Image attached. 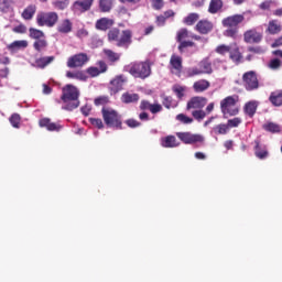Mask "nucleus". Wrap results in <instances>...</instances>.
I'll use <instances>...</instances> for the list:
<instances>
[{"instance_id":"8","label":"nucleus","mask_w":282,"mask_h":282,"mask_svg":"<svg viewBox=\"0 0 282 282\" xmlns=\"http://www.w3.org/2000/svg\"><path fill=\"white\" fill-rule=\"evenodd\" d=\"M242 86L247 91L259 89V79L256 70H248L242 75Z\"/></svg>"},{"instance_id":"58","label":"nucleus","mask_w":282,"mask_h":282,"mask_svg":"<svg viewBox=\"0 0 282 282\" xmlns=\"http://www.w3.org/2000/svg\"><path fill=\"white\" fill-rule=\"evenodd\" d=\"M166 17H163V15H156V19H155V24L158 28H161V26H164L165 23H166Z\"/></svg>"},{"instance_id":"2","label":"nucleus","mask_w":282,"mask_h":282,"mask_svg":"<svg viewBox=\"0 0 282 282\" xmlns=\"http://www.w3.org/2000/svg\"><path fill=\"white\" fill-rule=\"evenodd\" d=\"M246 18L243 14L228 15L221 20L223 28L227 29L224 31V36L229 39H237L239 34V25L245 22Z\"/></svg>"},{"instance_id":"54","label":"nucleus","mask_w":282,"mask_h":282,"mask_svg":"<svg viewBox=\"0 0 282 282\" xmlns=\"http://www.w3.org/2000/svg\"><path fill=\"white\" fill-rule=\"evenodd\" d=\"M173 91L178 97L180 100L184 97L185 87L184 86H175L173 87Z\"/></svg>"},{"instance_id":"49","label":"nucleus","mask_w":282,"mask_h":282,"mask_svg":"<svg viewBox=\"0 0 282 282\" xmlns=\"http://www.w3.org/2000/svg\"><path fill=\"white\" fill-rule=\"evenodd\" d=\"M110 102L109 96H98L94 100L95 106H104Z\"/></svg>"},{"instance_id":"37","label":"nucleus","mask_w":282,"mask_h":282,"mask_svg":"<svg viewBox=\"0 0 282 282\" xmlns=\"http://www.w3.org/2000/svg\"><path fill=\"white\" fill-rule=\"evenodd\" d=\"M102 53H105L107 59L110 61V63H112V64H115L121 59V54L117 53L115 51L105 50V51H102Z\"/></svg>"},{"instance_id":"34","label":"nucleus","mask_w":282,"mask_h":282,"mask_svg":"<svg viewBox=\"0 0 282 282\" xmlns=\"http://www.w3.org/2000/svg\"><path fill=\"white\" fill-rule=\"evenodd\" d=\"M230 128L226 123H220L212 128V133L215 135H226Z\"/></svg>"},{"instance_id":"17","label":"nucleus","mask_w":282,"mask_h":282,"mask_svg":"<svg viewBox=\"0 0 282 282\" xmlns=\"http://www.w3.org/2000/svg\"><path fill=\"white\" fill-rule=\"evenodd\" d=\"M207 102L208 100L206 97L194 96L189 101H187L186 109H203L204 107H206Z\"/></svg>"},{"instance_id":"10","label":"nucleus","mask_w":282,"mask_h":282,"mask_svg":"<svg viewBox=\"0 0 282 282\" xmlns=\"http://www.w3.org/2000/svg\"><path fill=\"white\" fill-rule=\"evenodd\" d=\"M90 61V57L86 53H78L69 56L68 61H66V67L70 69L82 68L87 65Z\"/></svg>"},{"instance_id":"16","label":"nucleus","mask_w":282,"mask_h":282,"mask_svg":"<svg viewBox=\"0 0 282 282\" xmlns=\"http://www.w3.org/2000/svg\"><path fill=\"white\" fill-rule=\"evenodd\" d=\"M170 70L172 74L180 76L183 70V58L178 55L170 57Z\"/></svg>"},{"instance_id":"45","label":"nucleus","mask_w":282,"mask_h":282,"mask_svg":"<svg viewBox=\"0 0 282 282\" xmlns=\"http://www.w3.org/2000/svg\"><path fill=\"white\" fill-rule=\"evenodd\" d=\"M112 8L111 0H99V9L101 12L107 13L110 12Z\"/></svg>"},{"instance_id":"7","label":"nucleus","mask_w":282,"mask_h":282,"mask_svg":"<svg viewBox=\"0 0 282 282\" xmlns=\"http://www.w3.org/2000/svg\"><path fill=\"white\" fill-rule=\"evenodd\" d=\"M57 21H59V15L55 11L40 12L35 18V22L40 28H54Z\"/></svg>"},{"instance_id":"11","label":"nucleus","mask_w":282,"mask_h":282,"mask_svg":"<svg viewBox=\"0 0 282 282\" xmlns=\"http://www.w3.org/2000/svg\"><path fill=\"white\" fill-rule=\"evenodd\" d=\"M189 37V31L187 29H181L178 32H176V42L180 43L178 51L183 52V50L188 47H194L195 42L193 41H185V39Z\"/></svg>"},{"instance_id":"41","label":"nucleus","mask_w":282,"mask_h":282,"mask_svg":"<svg viewBox=\"0 0 282 282\" xmlns=\"http://www.w3.org/2000/svg\"><path fill=\"white\" fill-rule=\"evenodd\" d=\"M234 48V43H231L230 45H218L215 48L216 54H220L221 56H225L226 54H229L231 52V50Z\"/></svg>"},{"instance_id":"44","label":"nucleus","mask_w":282,"mask_h":282,"mask_svg":"<svg viewBox=\"0 0 282 282\" xmlns=\"http://www.w3.org/2000/svg\"><path fill=\"white\" fill-rule=\"evenodd\" d=\"M281 66H282V62L280 58H272L267 64L268 69H271V70H280Z\"/></svg>"},{"instance_id":"35","label":"nucleus","mask_w":282,"mask_h":282,"mask_svg":"<svg viewBox=\"0 0 282 282\" xmlns=\"http://www.w3.org/2000/svg\"><path fill=\"white\" fill-rule=\"evenodd\" d=\"M198 69L204 74H213V64L208 59L200 61L198 64Z\"/></svg>"},{"instance_id":"18","label":"nucleus","mask_w":282,"mask_h":282,"mask_svg":"<svg viewBox=\"0 0 282 282\" xmlns=\"http://www.w3.org/2000/svg\"><path fill=\"white\" fill-rule=\"evenodd\" d=\"M39 126L40 128H46V130L50 132H59L63 129V126L51 121V119L47 117L40 119Z\"/></svg>"},{"instance_id":"24","label":"nucleus","mask_w":282,"mask_h":282,"mask_svg":"<svg viewBox=\"0 0 282 282\" xmlns=\"http://www.w3.org/2000/svg\"><path fill=\"white\" fill-rule=\"evenodd\" d=\"M73 31V22L72 20L65 19L59 22L57 26V32L61 34H69Z\"/></svg>"},{"instance_id":"21","label":"nucleus","mask_w":282,"mask_h":282,"mask_svg":"<svg viewBox=\"0 0 282 282\" xmlns=\"http://www.w3.org/2000/svg\"><path fill=\"white\" fill-rule=\"evenodd\" d=\"M116 21L109 18H100L99 20H96L95 29L106 32L107 30H110L115 25Z\"/></svg>"},{"instance_id":"59","label":"nucleus","mask_w":282,"mask_h":282,"mask_svg":"<svg viewBox=\"0 0 282 282\" xmlns=\"http://www.w3.org/2000/svg\"><path fill=\"white\" fill-rule=\"evenodd\" d=\"M13 32L17 34H25L26 33V26L23 24H20L19 26L13 28Z\"/></svg>"},{"instance_id":"20","label":"nucleus","mask_w":282,"mask_h":282,"mask_svg":"<svg viewBox=\"0 0 282 282\" xmlns=\"http://www.w3.org/2000/svg\"><path fill=\"white\" fill-rule=\"evenodd\" d=\"M139 109L142 111L149 110L151 115H158L162 111V106L160 104H151V101L142 100L139 105Z\"/></svg>"},{"instance_id":"14","label":"nucleus","mask_w":282,"mask_h":282,"mask_svg":"<svg viewBox=\"0 0 282 282\" xmlns=\"http://www.w3.org/2000/svg\"><path fill=\"white\" fill-rule=\"evenodd\" d=\"M243 37L246 44H259L262 42L263 35L256 29H251L245 32Z\"/></svg>"},{"instance_id":"26","label":"nucleus","mask_w":282,"mask_h":282,"mask_svg":"<svg viewBox=\"0 0 282 282\" xmlns=\"http://www.w3.org/2000/svg\"><path fill=\"white\" fill-rule=\"evenodd\" d=\"M209 87L210 83L206 79H199L193 84V90L197 94L206 91Z\"/></svg>"},{"instance_id":"39","label":"nucleus","mask_w":282,"mask_h":282,"mask_svg":"<svg viewBox=\"0 0 282 282\" xmlns=\"http://www.w3.org/2000/svg\"><path fill=\"white\" fill-rule=\"evenodd\" d=\"M29 37L34 39L35 41L45 40V34L43 31L31 28L29 29Z\"/></svg>"},{"instance_id":"62","label":"nucleus","mask_w":282,"mask_h":282,"mask_svg":"<svg viewBox=\"0 0 282 282\" xmlns=\"http://www.w3.org/2000/svg\"><path fill=\"white\" fill-rule=\"evenodd\" d=\"M11 64V59L9 56L0 55V65H9Z\"/></svg>"},{"instance_id":"13","label":"nucleus","mask_w":282,"mask_h":282,"mask_svg":"<svg viewBox=\"0 0 282 282\" xmlns=\"http://www.w3.org/2000/svg\"><path fill=\"white\" fill-rule=\"evenodd\" d=\"M128 83L127 76L119 75L110 82V94L116 95L123 89V85Z\"/></svg>"},{"instance_id":"3","label":"nucleus","mask_w":282,"mask_h":282,"mask_svg":"<svg viewBox=\"0 0 282 282\" xmlns=\"http://www.w3.org/2000/svg\"><path fill=\"white\" fill-rule=\"evenodd\" d=\"M127 72L135 79H147L152 74L151 61H135L127 66Z\"/></svg>"},{"instance_id":"48","label":"nucleus","mask_w":282,"mask_h":282,"mask_svg":"<svg viewBox=\"0 0 282 282\" xmlns=\"http://www.w3.org/2000/svg\"><path fill=\"white\" fill-rule=\"evenodd\" d=\"M192 116H193L194 120L202 122V120L206 119L207 112L202 109L193 110Z\"/></svg>"},{"instance_id":"64","label":"nucleus","mask_w":282,"mask_h":282,"mask_svg":"<svg viewBox=\"0 0 282 282\" xmlns=\"http://www.w3.org/2000/svg\"><path fill=\"white\" fill-rule=\"evenodd\" d=\"M98 66H99V70H101V73H106L107 72V64L105 61H99L98 62Z\"/></svg>"},{"instance_id":"46","label":"nucleus","mask_w":282,"mask_h":282,"mask_svg":"<svg viewBox=\"0 0 282 282\" xmlns=\"http://www.w3.org/2000/svg\"><path fill=\"white\" fill-rule=\"evenodd\" d=\"M203 74L204 73L197 66H193L186 69V77L188 78L200 76Z\"/></svg>"},{"instance_id":"57","label":"nucleus","mask_w":282,"mask_h":282,"mask_svg":"<svg viewBox=\"0 0 282 282\" xmlns=\"http://www.w3.org/2000/svg\"><path fill=\"white\" fill-rule=\"evenodd\" d=\"M151 4L153 6L154 10H161L164 8V0H151Z\"/></svg>"},{"instance_id":"55","label":"nucleus","mask_w":282,"mask_h":282,"mask_svg":"<svg viewBox=\"0 0 282 282\" xmlns=\"http://www.w3.org/2000/svg\"><path fill=\"white\" fill-rule=\"evenodd\" d=\"M247 50L252 54H264V48L262 46H249Z\"/></svg>"},{"instance_id":"43","label":"nucleus","mask_w":282,"mask_h":282,"mask_svg":"<svg viewBox=\"0 0 282 282\" xmlns=\"http://www.w3.org/2000/svg\"><path fill=\"white\" fill-rule=\"evenodd\" d=\"M263 129L267 131V132H270V133H280L281 132V127L278 126L276 123L274 122H268L265 124H263Z\"/></svg>"},{"instance_id":"51","label":"nucleus","mask_w":282,"mask_h":282,"mask_svg":"<svg viewBox=\"0 0 282 282\" xmlns=\"http://www.w3.org/2000/svg\"><path fill=\"white\" fill-rule=\"evenodd\" d=\"M241 122H242V120L240 117H235L232 119H229L227 121V123H225V124H227V127H229V129H234V128H238L241 124Z\"/></svg>"},{"instance_id":"15","label":"nucleus","mask_w":282,"mask_h":282,"mask_svg":"<svg viewBox=\"0 0 282 282\" xmlns=\"http://www.w3.org/2000/svg\"><path fill=\"white\" fill-rule=\"evenodd\" d=\"M254 156L260 160H267L269 158V149L268 145L261 143L259 139L254 140Z\"/></svg>"},{"instance_id":"36","label":"nucleus","mask_w":282,"mask_h":282,"mask_svg":"<svg viewBox=\"0 0 282 282\" xmlns=\"http://www.w3.org/2000/svg\"><path fill=\"white\" fill-rule=\"evenodd\" d=\"M223 8V0H210L208 12L210 14H216Z\"/></svg>"},{"instance_id":"42","label":"nucleus","mask_w":282,"mask_h":282,"mask_svg":"<svg viewBox=\"0 0 282 282\" xmlns=\"http://www.w3.org/2000/svg\"><path fill=\"white\" fill-rule=\"evenodd\" d=\"M53 8L58 11L67 10L69 6V0H55L52 2Z\"/></svg>"},{"instance_id":"38","label":"nucleus","mask_w":282,"mask_h":282,"mask_svg":"<svg viewBox=\"0 0 282 282\" xmlns=\"http://www.w3.org/2000/svg\"><path fill=\"white\" fill-rule=\"evenodd\" d=\"M48 46V42L47 40L43 39V40H36L33 43V48L35 50V52L37 53H42L43 51L47 50Z\"/></svg>"},{"instance_id":"9","label":"nucleus","mask_w":282,"mask_h":282,"mask_svg":"<svg viewBox=\"0 0 282 282\" xmlns=\"http://www.w3.org/2000/svg\"><path fill=\"white\" fill-rule=\"evenodd\" d=\"M175 135L184 144H204L205 141L202 134H193L191 131L176 132Z\"/></svg>"},{"instance_id":"50","label":"nucleus","mask_w":282,"mask_h":282,"mask_svg":"<svg viewBox=\"0 0 282 282\" xmlns=\"http://www.w3.org/2000/svg\"><path fill=\"white\" fill-rule=\"evenodd\" d=\"M175 120L180 121L182 124H192L193 118L185 116L184 113L176 115Z\"/></svg>"},{"instance_id":"32","label":"nucleus","mask_w":282,"mask_h":282,"mask_svg":"<svg viewBox=\"0 0 282 282\" xmlns=\"http://www.w3.org/2000/svg\"><path fill=\"white\" fill-rule=\"evenodd\" d=\"M28 47V41H13L9 44L8 50L14 53L19 50H25Z\"/></svg>"},{"instance_id":"5","label":"nucleus","mask_w":282,"mask_h":282,"mask_svg":"<svg viewBox=\"0 0 282 282\" xmlns=\"http://www.w3.org/2000/svg\"><path fill=\"white\" fill-rule=\"evenodd\" d=\"M239 96H227L220 101V110L224 118L236 117L239 115L240 107L238 106Z\"/></svg>"},{"instance_id":"23","label":"nucleus","mask_w":282,"mask_h":282,"mask_svg":"<svg viewBox=\"0 0 282 282\" xmlns=\"http://www.w3.org/2000/svg\"><path fill=\"white\" fill-rule=\"evenodd\" d=\"M229 58L236 65H239L241 63V59H243V55L240 53V48L237 43H234V48L229 53Z\"/></svg>"},{"instance_id":"6","label":"nucleus","mask_w":282,"mask_h":282,"mask_svg":"<svg viewBox=\"0 0 282 282\" xmlns=\"http://www.w3.org/2000/svg\"><path fill=\"white\" fill-rule=\"evenodd\" d=\"M101 117H102V120L105 121V124L108 128H115L119 130L122 129V117L117 110L110 107H102Z\"/></svg>"},{"instance_id":"60","label":"nucleus","mask_w":282,"mask_h":282,"mask_svg":"<svg viewBox=\"0 0 282 282\" xmlns=\"http://www.w3.org/2000/svg\"><path fill=\"white\" fill-rule=\"evenodd\" d=\"M272 4V0H265L260 3L259 8L260 10H270Z\"/></svg>"},{"instance_id":"56","label":"nucleus","mask_w":282,"mask_h":282,"mask_svg":"<svg viewBox=\"0 0 282 282\" xmlns=\"http://www.w3.org/2000/svg\"><path fill=\"white\" fill-rule=\"evenodd\" d=\"M126 124H127V127H129L131 129H135V128L141 127V122L137 121L135 119L126 120Z\"/></svg>"},{"instance_id":"47","label":"nucleus","mask_w":282,"mask_h":282,"mask_svg":"<svg viewBox=\"0 0 282 282\" xmlns=\"http://www.w3.org/2000/svg\"><path fill=\"white\" fill-rule=\"evenodd\" d=\"M9 122L11 127H13L14 129H20V122H21L20 115L19 113L11 115V117L9 118Z\"/></svg>"},{"instance_id":"27","label":"nucleus","mask_w":282,"mask_h":282,"mask_svg":"<svg viewBox=\"0 0 282 282\" xmlns=\"http://www.w3.org/2000/svg\"><path fill=\"white\" fill-rule=\"evenodd\" d=\"M180 145V142L177 141L175 135H167L164 139H162V147L166 149H173L177 148Z\"/></svg>"},{"instance_id":"22","label":"nucleus","mask_w":282,"mask_h":282,"mask_svg":"<svg viewBox=\"0 0 282 282\" xmlns=\"http://www.w3.org/2000/svg\"><path fill=\"white\" fill-rule=\"evenodd\" d=\"M282 31V25L279 20H270L268 22L267 33L271 35L280 34Z\"/></svg>"},{"instance_id":"28","label":"nucleus","mask_w":282,"mask_h":282,"mask_svg":"<svg viewBox=\"0 0 282 282\" xmlns=\"http://www.w3.org/2000/svg\"><path fill=\"white\" fill-rule=\"evenodd\" d=\"M66 78L86 82L88 76L84 70H75V72L68 70L66 72Z\"/></svg>"},{"instance_id":"53","label":"nucleus","mask_w":282,"mask_h":282,"mask_svg":"<svg viewBox=\"0 0 282 282\" xmlns=\"http://www.w3.org/2000/svg\"><path fill=\"white\" fill-rule=\"evenodd\" d=\"M89 123L93 124L96 129H104L105 128V124H104V121L102 119L100 118H90L88 119Z\"/></svg>"},{"instance_id":"1","label":"nucleus","mask_w":282,"mask_h":282,"mask_svg":"<svg viewBox=\"0 0 282 282\" xmlns=\"http://www.w3.org/2000/svg\"><path fill=\"white\" fill-rule=\"evenodd\" d=\"M62 101L65 104L63 109L66 111H73L74 109H78L80 106L79 96L80 93L77 87L73 85H66L62 89Z\"/></svg>"},{"instance_id":"52","label":"nucleus","mask_w":282,"mask_h":282,"mask_svg":"<svg viewBox=\"0 0 282 282\" xmlns=\"http://www.w3.org/2000/svg\"><path fill=\"white\" fill-rule=\"evenodd\" d=\"M86 73L93 78L98 77L100 74H105L102 70H99V68L96 66H89Z\"/></svg>"},{"instance_id":"30","label":"nucleus","mask_w":282,"mask_h":282,"mask_svg":"<svg viewBox=\"0 0 282 282\" xmlns=\"http://www.w3.org/2000/svg\"><path fill=\"white\" fill-rule=\"evenodd\" d=\"M139 100H140V96L135 93L134 94L124 93L123 95H121V102H123L124 105L135 104Z\"/></svg>"},{"instance_id":"4","label":"nucleus","mask_w":282,"mask_h":282,"mask_svg":"<svg viewBox=\"0 0 282 282\" xmlns=\"http://www.w3.org/2000/svg\"><path fill=\"white\" fill-rule=\"evenodd\" d=\"M107 37L108 42H117L118 47L129 48L131 43H133V32L130 30L120 31V29L113 28L108 31Z\"/></svg>"},{"instance_id":"19","label":"nucleus","mask_w":282,"mask_h":282,"mask_svg":"<svg viewBox=\"0 0 282 282\" xmlns=\"http://www.w3.org/2000/svg\"><path fill=\"white\" fill-rule=\"evenodd\" d=\"M194 30H196V32L206 35L209 34L210 32H213L214 30V23L209 20H199L196 24V26H194Z\"/></svg>"},{"instance_id":"25","label":"nucleus","mask_w":282,"mask_h":282,"mask_svg":"<svg viewBox=\"0 0 282 282\" xmlns=\"http://www.w3.org/2000/svg\"><path fill=\"white\" fill-rule=\"evenodd\" d=\"M268 100L273 107H281L282 106V89L281 90H274L270 94V97H268Z\"/></svg>"},{"instance_id":"31","label":"nucleus","mask_w":282,"mask_h":282,"mask_svg":"<svg viewBox=\"0 0 282 282\" xmlns=\"http://www.w3.org/2000/svg\"><path fill=\"white\" fill-rule=\"evenodd\" d=\"M36 14V6L35 4H31L28 6L24 11H22V19L30 21L33 19V17Z\"/></svg>"},{"instance_id":"33","label":"nucleus","mask_w":282,"mask_h":282,"mask_svg":"<svg viewBox=\"0 0 282 282\" xmlns=\"http://www.w3.org/2000/svg\"><path fill=\"white\" fill-rule=\"evenodd\" d=\"M55 57L54 56H43L40 57L37 59H35V65L40 68V69H44L45 67H47L52 62H54Z\"/></svg>"},{"instance_id":"40","label":"nucleus","mask_w":282,"mask_h":282,"mask_svg":"<svg viewBox=\"0 0 282 282\" xmlns=\"http://www.w3.org/2000/svg\"><path fill=\"white\" fill-rule=\"evenodd\" d=\"M198 19H200V15L198 13H189L184 18L183 23L187 26H192L198 21Z\"/></svg>"},{"instance_id":"63","label":"nucleus","mask_w":282,"mask_h":282,"mask_svg":"<svg viewBox=\"0 0 282 282\" xmlns=\"http://www.w3.org/2000/svg\"><path fill=\"white\" fill-rule=\"evenodd\" d=\"M88 32L85 29H80L79 31L76 32V36L78 39H85L87 37Z\"/></svg>"},{"instance_id":"12","label":"nucleus","mask_w":282,"mask_h":282,"mask_svg":"<svg viewBox=\"0 0 282 282\" xmlns=\"http://www.w3.org/2000/svg\"><path fill=\"white\" fill-rule=\"evenodd\" d=\"M94 0H76L74 4H72V11L75 14H83L87 11L91 10Z\"/></svg>"},{"instance_id":"61","label":"nucleus","mask_w":282,"mask_h":282,"mask_svg":"<svg viewBox=\"0 0 282 282\" xmlns=\"http://www.w3.org/2000/svg\"><path fill=\"white\" fill-rule=\"evenodd\" d=\"M272 48L282 47V35H280L273 43L271 44Z\"/></svg>"},{"instance_id":"29","label":"nucleus","mask_w":282,"mask_h":282,"mask_svg":"<svg viewBox=\"0 0 282 282\" xmlns=\"http://www.w3.org/2000/svg\"><path fill=\"white\" fill-rule=\"evenodd\" d=\"M257 109H258V102L257 101H248L245 105V113L249 117V118H253V116L257 113Z\"/></svg>"}]
</instances>
